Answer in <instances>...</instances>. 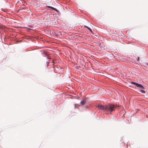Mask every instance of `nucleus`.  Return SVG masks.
I'll use <instances>...</instances> for the list:
<instances>
[{"mask_svg": "<svg viewBox=\"0 0 148 148\" xmlns=\"http://www.w3.org/2000/svg\"><path fill=\"white\" fill-rule=\"evenodd\" d=\"M99 108L102 110L110 111L111 112L115 110L116 107L114 105L109 104L105 106L99 105Z\"/></svg>", "mask_w": 148, "mask_h": 148, "instance_id": "f257e3e1", "label": "nucleus"}, {"mask_svg": "<svg viewBox=\"0 0 148 148\" xmlns=\"http://www.w3.org/2000/svg\"><path fill=\"white\" fill-rule=\"evenodd\" d=\"M131 83L132 84L136 85L137 87H139L140 89H143L144 88V87L141 84H138V83L133 82H132Z\"/></svg>", "mask_w": 148, "mask_h": 148, "instance_id": "f03ea898", "label": "nucleus"}, {"mask_svg": "<svg viewBox=\"0 0 148 148\" xmlns=\"http://www.w3.org/2000/svg\"><path fill=\"white\" fill-rule=\"evenodd\" d=\"M84 26L85 27L87 28L91 32H92V31L90 28L86 25H84Z\"/></svg>", "mask_w": 148, "mask_h": 148, "instance_id": "7ed1b4c3", "label": "nucleus"}, {"mask_svg": "<svg viewBox=\"0 0 148 148\" xmlns=\"http://www.w3.org/2000/svg\"><path fill=\"white\" fill-rule=\"evenodd\" d=\"M48 8H50L51 9H52L53 10H55V11H57V10L55 8H53L52 7L50 6H48Z\"/></svg>", "mask_w": 148, "mask_h": 148, "instance_id": "20e7f679", "label": "nucleus"}, {"mask_svg": "<svg viewBox=\"0 0 148 148\" xmlns=\"http://www.w3.org/2000/svg\"><path fill=\"white\" fill-rule=\"evenodd\" d=\"M85 103V101H84L83 100V101H82L80 103L82 105H83Z\"/></svg>", "mask_w": 148, "mask_h": 148, "instance_id": "39448f33", "label": "nucleus"}, {"mask_svg": "<svg viewBox=\"0 0 148 148\" xmlns=\"http://www.w3.org/2000/svg\"><path fill=\"white\" fill-rule=\"evenodd\" d=\"M49 62H47L46 63V66H45L46 67H48V66H49Z\"/></svg>", "mask_w": 148, "mask_h": 148, "instance_id": "423d86ee", "label": "nucleus"}, {"mask_svg": "<svg viewBox=\"0 0 148 148\" xmlns=\"http://www.w3.org/2000/svg\"><path fill=\"white\" fill-rule=\"evenodd\" d=\"M140 92L143 93H145V92L144 90H140Z\"/></svg>", "mask_w": 148, "mask_h": 148, "instance_id": "0eeeda50", "label": "nucleus"}, {"mask_svg": "<svg viewBox=\"0 0 148 148\" xmlns=\"http://www.w3.org/2000/svg\"><path fill=\"white\" fill-rule=\"evenodd\" d=\"M44 53H45L46 55H48L47 53L46 52H44Z\"/></svg>", "mask_w": 148, "mask_h": 148, "instance_id": "6e6552de", "label": "nucleus"}, {"mask_svg": "<svg viewBox=\"0 0 148 148\" xmlns=\"http://www.w3.org/2000/svg\"><path fill=\"white\" fill-rule=\"evenodd\" d=\"M47 58L48 59H51V58L49 57V56H47Z\"/></svg>", "mask_w": 148, "mask_h": 148, "instance_id": "1a4fd4ad", "label": "nucleus"}, {"mask_svg": "<svg viewBox=\"0 0 148 148\" xmlns=\"http://www.w3.org/2000/svg\"><path fill=\"white\" fill-rule=\"evenodd\" d=\"M139 60V57H138L137 58V60L138 61Z\"/></svg>", "mask_w": 148, "mask_h": 148, "instance_id": "9d476101", "label": "nucleus"}]
</instances>
